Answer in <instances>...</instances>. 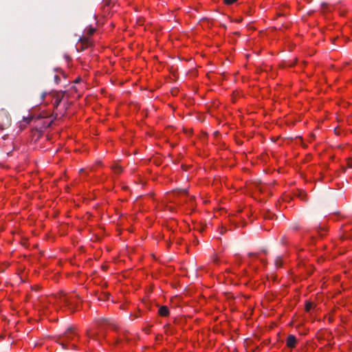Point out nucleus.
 Masks as SVG:
<instances>
[{
  "instance_id": "obj_2",
  "label": "nucleus",
  "mask_w": 352,
  "mask_h": 352,
  "mask_svg": "<svg viewBox=\"0 0 352 352\" xmlns=\"http://www.w3.org/2000/svg\"><path fill=\"white\" fill-rule=\"evenodd\" d=\"M60 301L72 311H74L78 305V298L76 295L67 296L63 295L60 297Z\"/></svg>"
},
{
  "instance_id": "obj_16",
  "label": "nucleus",
  "mask_w": 352,
  "mask_h": 352,
  "mask_svg": "<svg viewBox=\"0 0 352 352\" xmlns=\"http://www.w3.org/2000/svg\"><path fill=\"white\" fill-rule=\"evenodd\" d=\"M60 80V78L58 75L54 76V80H55L56 83H58Z\"/></svg>"
},
{
  "instance_id": "obj_17",
  "label": "nucleus",
  "mask_w": 352,
  "mask_h": 352,
  "mask_svg": "<svg viewBox=\"0 0 352 352\" xmlns=\"http://www.w3.org/2000/svg\"><path fill=\"white\" fill-rule=\"evenodd\" d=\"M348 166L352 168V160L348 162Z\"/></svg>"
},
{
  "instance_id": "obj_6",
  "label": "nucleus",
  "mask_w": 352,
  "mask_h": 352,
  "mask_svg": "<svg viewBox=\"0 0 352 352\" xmlns=\"http://www.w3.org/2000/svg\"><path fill=\"white\" fill-rule=\"evenodd\" d=\"M295 195L298 197L300 199L304 201H307V193L303 190H298L296 192H295Z\"/></svg>"
},
{
  "instance_id": "obj_3",
  "label": "nucleus",
  "mask_w": 352,
  "mask_h": 352,
  "mask_svg": "<svg viewBox=\"0 0 352 352\" xmlns=\"http://www.w3.org/2000/svg\"><path fill=\"white\" fill-rule=\"evenodd\" d=\"M97 322L99 328V333H101L103 337H105L106 336L104 332L105 327H110L113 329H116L117 328V324L112 320L101 318L99 319Z\"/></svg>"
},
{
  "instance_id": "obj_9",
  "label": "nucleus",
  "mask_w": 352,
  "mask_h": 352,
  "mask_svg": "<svg viewBox=\"0 0 352 352\" xmlns=\"http://www.w3.org/2000/svg\"><path fill=\"white\" fill-rule=\"evenodd\" d=\"M314 307V304L311 302H307L305 304L306 311H309Z\"/></svg>"
},
{
  "instance_id": "obj_20",
  "label": "nucleus",
  "mask_w": 352,
  "mask_h": 352,
  "mask_svg": "<svg viewBox=\"0 0 352 352\" xmlns=\"http://www.w3.org/2000/svg\"><path fill=\"white\" fill-rule=\"evenodd\" d=\"M45 97V94H42V98L43 99Z\"/></svg>"
},
{
  "instance_id": "obj_21",
  "label": "nucleus",
  "mask_w": 352,
  "mask_h": 352,
  "mask_svg": "<svg viewBox=\"0 0 352 352\" xmlns=\"http://www.w3.org/2000/svg\"><path fill=\"white\" fill-rule=\"evenodd\" d=\"M79 80H80V79L78 78V79L76 80L75 82H79Z\"/></svg>"
},
{
  "instance_id": "obj_12",
  "label": "nucleus",
  "mask_w": 352,
  "mask_h": 352,
  "mask_svg": "<svg viewBox=\"0 0 352 352\" xmlns=\"http://www.w3.org/2000/svg\"><path fill=\"white\" fill-rule=\"evenodd\" d=\"M273 217H274V214H272V212H267L266 214H265V215H264V217H265V219H272V218H273Z\"/></svg>"
},
{
  "instance_id": "obj_4",
  "label": "nucleus",
  "mask_w": 352,
  "mask_h": 352,
  "mask_svg": "<svg viewBox=\"0 0 352 352\" xmlns=\"http://www.w3.org/2000/svg\"><path fill=\"white\" fill-rule=\"evenodd\" d=\"M296 343L297 340L295 336L292 334L289 335L286 340L287 346L292 349L294 348L296 346Z\"/></svg>"
},
{
  "instance_id": "obj_5",
  "label": "nucleus",
  "mask_w": 352,
  "mask_h": 352,
  "mask_svg": "<svg viewBox=\"0 0 352 352\" xmlns=\"http://www.w3.org/2000/svg\"><path fill=\"white\" fill-rule=\"evenodd\" d=\"M158 314L163 317L168 316L169 315V309L167 306H161L159 307Z\"/></svg>"
},
{
  "instance_id": "obj_7",
  "label": "nucleus",
  "mask_w": 352,
  "mask_h": 352,
  "mask_svg": "<svg viewBox=\"0 0 352 352\" xmlns=\"http://www.w3.org/2000/svg\"><path fill=\"white\" fill-rule=\"evenodd\" d=\"M112 170L116 174H120L122 172V167L118 164H114L112 166Z\"/></svg>"
},
{
  "instance_id": "obj_1",
  "label": "nucleus",
  "mask_w": 352,
  "mask_h": 352,
  "mask_svg": "<svg viewBox=\"0 0 352 352\" xmlns=\"http://www.w3.org/2000/svg\"><path fill=\"white\" fill-rule=\"evenodd\" d=\"M76 336L74 329L72 327L68 328L64 333L60 335L56 340V342L60 344L63 349L66 348L67 343L74 339Z\"/></svg>"
},
{
  "instance_id": "obj_18",
  "label": "nucleus",
  "mask_w": 352,
  "mask_h": 352,
  "mask_svg": "<svg viewBox=\"0 0 352 352\" xmlns=\"http://www.w3.org/2000/svg\"><path fill=\"white\" fill-rule=\"evenodd\" d=\"M80 40L82 41V43H84V42L86 43H88L87 38H81Z\"/></svg>"
},
{
  "instance_id": "obj_8",
  "label": "nucleus",
  "mask_w": 352,
  "mask_h": 352,
  "mask_svg": "<svg viewBox=\"0 0 352 352\" xmlns=\"http://www.w3.org/2000/svg\"><path fill=\"white\" fill-rule=\"evenodd\" d=\"M109 293H102L100 294V296L98 297V299L100 300H106L109 298Z\"/></svg>"
},
{
  "instance_id": "obj_10",
  "label": "nucleus",
  "mask_w": 352,
  "mask_h": 352,
  "mask_svg": "<svg viewBox=\"0 0 352 352\" xmlns=\"http://www.w3.org/2000/svg\"><path fill=\"white\" fill-rule=\"evenodd\" d=\"M275 265L277 268L280 267L282 265V261L280 257H277L274 261Z\"/></svg>"
},
{
  "instance_id": "obj_15",
  "label": "nucleus",
  "mask_w": 352,
  "mask_h": 352,
  "mask_svg": "<svg viewBox=\"0 0 352 352\" xmlns=\"http://www.w3.org/2000/svg\"><path fill=\"white\" fill-rule=\"evenodd\" d=\"M236 0H224V3L227 5H231L234 3Z\"/></svg>"
},
{
  "instance_id": "obj_14",
  "label": "nucleus",
  "mask_w": 352,
  "mask_h": 352,
  "mask_svg": "<svg viewBox=\"0 0 352 352\" xmlns=\"http://www.w3.org/2000/svg\"><path fill=\"white\" fill-rule=\"evenodd\" d=\"M95 28H89L88 30H87V34L88 35H92L94 32H95Z\"/></svg>"
},
{
  "instance_id": "obj_13",
  "label": "nucleus",
  "mask_w": 352,
  "mask_h": 352,
  "mask_svg": "<svg viewBox=\"0 0 352 352\" xmlns=\"http://www.w3.org/2000/svg\"><path fill=\"white\" fill-rule=\"evenodd\" d=\"M23 121L26 124H29L31 122V120H32V117H25V116H23Z\"/></svg>"
},
{
  "instance_id": "obj_19",
  "label": "nucleus",
  "mask_w": 352,
  "mask_h": 352,
  "mask_svg": "<svg viewBox=\"0 0 352 352\" xmlns=\"http://www.w3.org/2000/svg\"><path fill=\"white\" fill-rule=\"evenodd\" d=\"M256 188L258 190H259L260 191H262V188L258 185L256 186Z\"/></svg>"
},
{
  "instance_id": "obj_11",
  "label": "nucleus",
  "mask_w": 352,
  "mask_h": 352,
  "mask_svg": "<svg viewBox=\"0 0 352 352\" xmlns=\"http://www.w3.org/2000/svg\"><path fill=\"white\" fill-rule=\"evenodd\" d=\"M99 333L98 332H92V331H88L87 335L90 338H96Z\"/></svg>"
}]
</instances>
